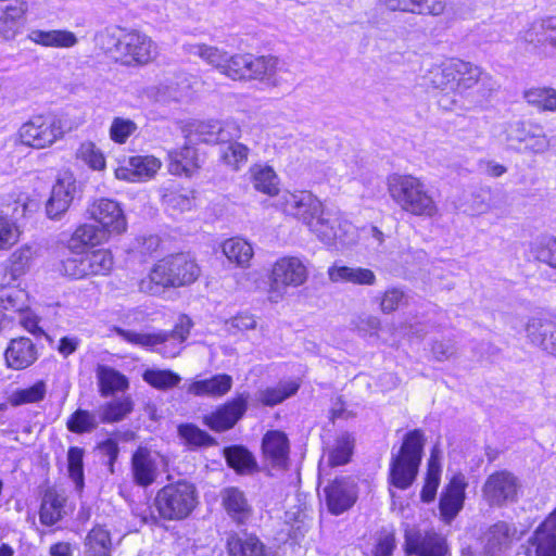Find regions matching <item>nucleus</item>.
<instances>
[{"label":"nucleus","instance_id":"nucleus-1","mask_svg":"<svg viewBox=\"0 0 556 556\" xmlns=\"http://www.w3.org/2000/svg\"><path fill=\"white\" fill-rule=\"evenodd\" d=\"M275 205L286 215L304 224L327 245H333L337 241L344 242L343 237L351 228L339 210L326 207L311 191H285L278 195Z\"/></svg>","mask_w":556,"mask_h":556},{"label":"nucleus","instance_id":"nucleus-2","mask_svg":"<svg viewBox=\"0 0 556 556\" xmlns=\"http://www.w3.org/2000/svg\"><path fill=\"white\" fill-rule=\"evenodd\" d=\"M200 276V267L189 254L178 253L156 262L147 277L139 282L143 293L156 295L168 288L193 283Z\"/></svg>","mask_w":556,"mask_h":556},{"label":"nucleus","instance_id":"nucleus-3","mask_svg":"<svg viewBox=\"0 0 556 556\" xmlns=\"http://www.w3.org/2000/svg\"><path fill=\"white\" fill-rule=\"evenodd\" d=\"M391 199L406 213L418 217H434L439 207L427 185L413 175L394 174L388 178Z\"/></svg>","mask_w":556,"mask_h":556},{"label":"nucleus","instance_id":"nucleus-4","mask_svg":"<svg viewBox=\"0 0 556 556\" xmlns=\"http://www.w3.org/2000/svg\"><path fill=\"white\" fill-rule=\"evenodd\" d=\"M425 437L421 430L409 431L399 452L392 454L390 462V484L400 489H408L415 481L421 463Z\"/></svg>","mask_w":556,"mask_h":556},{"label":"nucleus","instance_id":"nucleus-5","mask_svg":"<svg viewBox=\"0 0 556 556\" xmlns=\"http://www.w3.org/2000/svg\"><path fill=\"white\" fill-rule=\"evenodd\" d=\"M154 504L163 519L182 520L198 504L197 489L194 484L184 480L169 483L157 491Z\"/></svg>","mask_w":556,"mask_h":556},{"label":"nucleus","instance_id":"nucleus-6","mask_svg":"<svg viewBox=\"0 0 556 556\" xmlns=\"http://www.w3.org/2000/svg\"><path fill=\"white\" fill-rule=\"evenodd\" d=\"M110 39L113 48L108 47V50H113L122 62L126 65H144L153 61L157 54L156 43L146 34L137 30L123 33L118 37L109 30L102 35Z\"/></svg>","mask_w":556,"mask_h":556},{"label":"nucleus","instance_id":"nucleus-7","mask_svg":"<svg viewBox=\"0 0 556 556\" xmlns=\"http://www.w3.org/2000/svg\"><path fill=\"white\" fill-rule=\"evenodd\" d=\"M308 270L304 262L295 256H283L277 260L269 275V300L279 302L289 287L298 288L305 283Z\"/></svg>","mask_w":556,"mask_h":556},{"label":"nucleus","instance_id":"nucleus-8","mask_svg":"<svg viewBox=\"0 0 556 556\" xmlns=\"http://www.w3.org/2000/svg\"><path fill=\"white\" fill-rule=\"evenodd\" d=\"M64 122L53 114L33 116L18 129L21 142L35 148L45 149L63 138L65 134Z\"/></svg>","mask_w":556,"mask_h":556},{"label":"nucleus","instance_id":"nucleus-9","mask_svg":"<svg viewBox=\"0 0 556 556\" xmlns=\"http://www.w3.org/2000/svg\"><path fill=\"white\" fill-rule=\"evenodd\" d=\"M87 213L106 235L118 236L127 230V219L119 203L101 198L94 200L87 208Z\"/></svg>","mask_w":556,"mask_h":556},{"label":"nucleus","instance_id":"nucleus-10","mask_svg":"<svg viewBox=\"0 0 556 556\" xmlns=\"http://www.w3.org/2000/svg\"><path fill=\"white\" fill-rule=\"evenodd\" d=\"M518 489L517 477L507 470H501L486 478L482 486V496L490 506L500 507L507 502H514Z\"/></svg>","mask_w":556,"mask_h":556},{"label":"nucleus","instance_id":"nucleus-11","mask_svg":"<svg viewBox=\"0 0 556 556\" xmlns=\"http://www.w3.org/2000/svg\"><path fill=\"white\" fill-rule=\"evenodd\" d=\"M249 393L238 394L232 400L218 406L214 412L205 415L203 422L216 432L231 429L245 414L248 409Z\"/></svg>","mask_w":556,"mask_h":556},{"label":"nucleus","instance_id":"nucleus-12","mask_svg":"<svg viewBox=\"0 0 556 556\" xmlns=\"http://www.w3.org/2000/svg\"><path fill=\"white\" fill-rule=\"evenodd\" d=\"M324 500L332 515H341L349 510L357 500L355 482L349 477L332 480L324 488Z\"/></svg>","mask_w":556,"mask_h":556},{"label":"nucleus","instance_id":"nucleus-13","mask_svg":"<svg viewBox=\"0 0 556 556\" xmlns=\"http://www.w3.org/2000/svg\"><path fill=\"white\" fill-rule=\"evenodd\" d=\"M405 549L416 556H445V539L434 531L408 529L405 532Z\"/></svg>","mask_w":556,"mask_h":556},{"label":"nucleus","instance_id":"nucleus-14","mask_svg":"<svg viewBox=\"0 0 556 556\" xmlns=\"http://www.w3.org/2000/svg\"><path fill=\"white\" fill-rule=\"evenodd\" d=\"M525 554L527 556H556V508L528 540Z\"/></svg>","mask_w":556,"mask_h":556},{"label":"nucleus","instance_id":"nucleus-15","mask_svg":"<svg viewBox=\"0 0 556 556\" xmlns=\"http://www.w3.org/2000/svg\"><path fill=\"white\" fill-rule=\"evenodd\" d=\"M162 457L159 453L147 447H138L131 457V473L134 482L140 486H149L155 482L160 473Z\"/></svg>","mask_w":556,"mask_h":556},{"label":"nucleus","instance_id":"nucleus-16","mask_svg":"<svg viewBox=\"0 0 556 556\" xmlns=\"http://www.w3.org/2000/svg\"><path fill=\"white\" fill-rule=\"evenodd\" d=\"M244 80H262L270 85H278L277 74L281 71L279 60L271 55L255 56L244 53Z\"/></svg>","mask_w":556,"mask_h":556},{"label":"nucleus","instance_id":"nucleus-17","mask_svg":"<svg viewBox=\"0 0 556 556\" xmlns=\"http://www.w3.org/2000/svg\"><path fill=\"white\" fill-rule=\"evenodd\" d=\"M194 131L199 136V140L205 143L223 144L238 139L241 135V127L232 119L204 121L195 125Z\"/></svg>","mask_w":556,"mask_h":556},{"label":"nucleus","instance_id":"nucleus-18","mask_svg":"<svg viewBox=\"0 0 556 556\" xmlns=\"http://www.w3.org/2000/svg\"><path fill=\"white\" fill-rule=\"evenodd\" d=\"M523 38L538 54L553 53L556 50V16L546 17L533 25Z\"/></svg>","mask_w":556,"mask_h":556},{"label":"nucleus","instance_id":"nucleus-19","mask_svg":"<svg viewBox=\"0 0 556 556\" xmlns=\"http://www.w3.org/2000/svg\"><path fill=\"white\" fill-rule=\"evenodd\" d=\"M161 165V161L153 155H136L129 157L126 165L116 168L115 176L121 180L143 181L151 179Z\"/></svg>","mask_w":556,"mask_h":556},{"label":"nucleus","instance_id":"nucleus-20","mask_svg":"<svg viewBox=\"0 0 556 556\" xmlns=\"http://www.w3.org/2000/svg\"><path fill=\"white\" fill-rule=\"evenodd\" d=\"M467 481L463 475H455L440 498V513L445 522H451L462 510L465 502Z\"/></svg>","mask_w":556,"mask_h":556},{"label":"nucleus","instance_id":"nucleus-21","mask_svg":"<svg viewBox=\"0 0 556 556\" xmlns=\"http://www.w3.org/2000/svg\"><path fill=\"white\" fill-rule=\"evenodd\" d=\"M38 356L37 346L26 337L12 339L4 352L7 366L13 370L28 368L37 361Z\"/></svg>","mask_w":556,"mask_h":556},{"label":"nucleus","instance_id":"nucleus-22","mask_svg":"<svg viewBox=\"0 0 556 556\" xmlns=\"http://www.w3.org/2000/svg\"><path fill=\"white\" fill-rule=\"evenodd\" d=\"M75 191L76 185L72 177L58 179L46 205L48 217L56 219L64 214L74 199Z\"/></svg>","mask_w":556,"mask_h":556},{"label":"nucleus","instance_id":"nucleus-23","mask_svg":"<svg viewBox=\"0 0 556 556\" xmlns=\"http://www.w3.org/2000/svg\"><path fill=\"white\" fill-rule=\"evenodd\" d=\"M265 459L275 468H286L289 460V440L278 430L268 431L262 441Z\"/></svg>","mask_w":556,"mask_h":556},{"label":"nucleus","instance_id":"nucleus-24","mask_svg":"<svg viewBox=\"0 0 556 556\" xmlns=\"http://www.w3.org/2000/svg\"><path fill=\"white\" fill-rule=\"evenodd\" d=\"M526 332L532 344L556 356V323L532 318L527 323Z\"/></svg>","mask_w":556,"mask_h":556},{"label":"nucleus","instance_id":"nucleus-25","mask_svg":"<svg viewBox=\"0 0 556 556\" xmlns=\"http://www.w3.org/2000/svg\"><path fill=\"white\" fill-rule=\"evenodd\" d=\"M355 439L349 432H342L337 435L333 443L327 448V458L319 463V473L325 470V466H343L351 460L354 450Z\"/></svg>","mask_w":556,"mask_h":556},{"label":"nucleus","instance_id":"nucleus-26","mask_svg":"<svg viewBox=\"0 0 556 556\" xmlns=\"http://www.w3.org/2000/svg\"><path fill=\"white\" fill-rule=\"evenodd\" d=\"M222 503L228 516L238 525L245 523L252 516V507L238 488H226L222 492Z\"/></svg>","mask_w":556,"mask_h":556},{"label":"nucleus","instance_id":"nucleus-27","mask_svg":"<svg viewBox=\"0 0 556 556\" xmlns=\"http://www.w3.org/2000/svg\"><path fill=\"white\" fill-rule=\"evenodd\" d=\"M517 529L515 526L509 525L505 521H497L490 526L483 533L481 541L490 548L494 554L510 547L514 541L519 540Z\"/></svg>","mask_w":556,"mask_h":556},{"label":"nucleus","instance_id":"nucleus-28","mask_svg":"<svg viewBox=\"0 0 556 556\" xmlns=\"http://www.w3.org/2000/svg\"><path fill=\"white\" fill-rule=\"evenodd\" d=\"M194 191L175 184L162 188V202L173 214H181L194 206Z\"/></svg>","mask_w":556,"mask_h":556},{"label":"nucleus","instance_id":"nucleus-29","mask_svg":"<svg viewBox=\"0 0 556 556\" xmlns=\"http://www.w3.org/2000/svg\"><path fill=\"white\" fill-rule=\"evenodd\" d=\"M232 387V378L226 374L215 375L208 379L193 381L188 392L195 396L220 397L227 394Z\"/></svg>","mask_w":556,"mask_h":556},{"label":"nucleus","instance_id":"nucleus-30","mask_svg":"<svg viewBox=\"0 0 556 556\" xmlns=\"http://www.w3.org/2000/svg\"><path fill=\"white\" fill-rule=\"evenodd\" d=\"M392 11L414 14L441 15L446 8L445 0H381Z\"/></svg>","mask_w":556,"mask_h":556},{"label":"nucleus","instance_id":"nucleus-31","mask_svg":"<svg viewBox=\"0 0 556 556\" xmlns=\"http://www.w3.org/2000/svg\"><path fill=\"white\" fill-rule=\"evenodd\" d=\"M328 277L332 282H351L362 286H372L376 282V275L368 268L338 264L328 268Z\"/></svg>","mask_w":556,"mask_h":556},{"label":"nucleus","instance_id":"nucleus-32","mask_svg":"<svg viewBox=\"0 0 556 556\" xmlns=\"http://www.w3.org/2000/svg\"><path fill=\"white\" fill-rule=\"evenodd\" d=\"M26 3L22 0H0V34L10 38L15 34L17 22L26 13Z\"/></svg>","mask_w":556,"mask_h":556},{"label":"nucleus","instance_id":"nucleus-33","mask_svg":"<svg viewBox=\"0 0 556 556\" xmlns=\"http://www.w3.org/2000/svg\"><path fill=\"white\" fill-rule=\"evenodd\" d=\"M28 39L49 48H72L78 42L76 35L65 29H33L28 34Z\"/></svg>","mask_w":556,"mask_h":556},{"label":"nucleus","instance_id":"nucleus-34","mask_svg":"<svg viewBox=\"0 0 556 556\" xmlns=\"http://www.w3.org/2000/svg\"><path fill=\"white\" fill-rule=\"evenodd\" d=\"M65 496L55 490L46 491L39 513L40 522L45 526H53L60 521L65 514Z\"/></svg>","mask_w":556,"mask_h":556},{"label":"nucleus","instance_id":"nucleus-35","mask_svg":"<svg viewBox=\"0 0 556 556\" xmlns=\"http://www.w3.org/2000/svg\"><path fill=\"white\" fill-rule=\"evenodd\" d=\"M168 157V170L173 175L191 176L199 166L195 150L189 146H185L180 150L170 151Z\"/></svg>","mask_w":556,"mask_h":556},{"label":"nucleus","instance_id":"nucleus-36","mask_svg":"<svg viewBox=\"0 0 556 556\" xmlns=\"http://www.w3.org/2000/svg\"><path fill=\"white\" fill-rule=\"evenodd\" d=\"M253 187L265 194L275 195L278 193L279 178L275 170L264 164H256L250 168Z\"/></svg>","mask_w":556,"mask_h":556},{"label":"nucleus","instance_id":"nucleus-37","mask_svg":"<svg viewBox=\"0 0 556 556\" xmlns=\"http://www.w3.org/2000/svg\"><path fill=\"white\" fill-rule=\"evenodd\" d=\"M182 49L187 54L201 58L219 73H222L228 56V52L205 43H186L182 46Z\"/></svg>","mask_w":556,"mask_h":556},{"label":"nucleus","instance_id":"nucleus-38","mask_svg":"<svg viewBox=\"0 0 556 556\" xmlns=\"http://www.w3.org/2000/svg\"><path fill=\"white\" fill-rule=\"evenodd\" d=\"M222 248L225 256L240 267H248L254 254L252 245L239 237L226 240Z\"/></svg>","mask_w":556,"mask_h":556},{"label":"nucleus","instance_id":"nucleus-39","mask_svg":"<svg viewBox=\"0 0 556 556\" xmlns=\"http://www.w3.org/2000/svg\"><path fill=\"white\" fill-rule=\"evenodd\" d=\"M230 556H268L264 544L254 535H232L227 541Z\"/></svg>","mask_w":556,"mask_h":556},{"label":"nucleus","instance_id":"nucleus-40","mask_svg":"<svg viewBox=\"0 0 556 556\" xmlns=\"http://www.w3.org/2000/svg\"><path fill=\"white\" fill-rule=\"evenodd\" d=\"M458 59H452L430 71V83L434 88L456 91Z\"/></svg>","mask_w":556,"mask_h":556},{"label":"nucleus","instance_id":"nucleus-41","mask_svg":"<svg viewBox=\"0 0 556 556\" xmlns=\"http://www.w3.org/2000/svg\"><path fill=\"white\" fill-rule=\"evenodd\" d=\"M112 541L108 530L96 527L85 540V556H111Z\"/></svg>","mask_w":556,"mask_h":556},{"label":"nucleus","instance_id":"nucleus-42","mask_svg":"<svg viewBox=\"0 0 556 556\" xmlns=\"http://www.w3.org/2000/svg\"><path fill=\"white\" fill-rule=\"evenodd\" d=\"M296 381H281L276 387L266 388L257 392V400L266 406H275L292 396L299 390Z\"/></svg>","mask_w":556,"mask_h":556},{"label":"nucleus","instance_id":"nucleus-43","mask_svg":"<svg viewBox=\"0 0 556 556\" xmlns=\"http://www.w3.org/2000/svg\"><path fill=\"white\" fill-rule=\"evenodd\" d=\"M114 331L124 341L137 345L140 348H154L159 344L168 342V334L165 331H159L154 333L136 332L132 330H126L119 327H115Z\"/></svg>","mask_w":556,"mask_h":556},{"label":"nucleus","instance_id":"nucleus-44","mask_svg":"<svg viewBox=\"0 0 556 556\" xmlns=\"http://www.w3.org/2000/svg\"><path fill=\"white\" fill-rule=\"evenodd\" d=\"M97 377L101 394L104 396L116 391H123L128 387L127 378L119 371L108 366H99Z\"/></svg>","mask_w":556,"mask_h":556},{"label":"nucleus","instance_id":"nucleus-45","mask_svg":"<svg viewBox=\"0 0 556 556\" xmlns=\"http://www.w3.org/2000/svg\"><path fill=\"white\" fill-rule=\"evenodd\" d=\"M441 466L437 448H433L428 460V471L425 485L421 490V500L426 503L432 502L435 497L440 483Z\"/></svg>","mask_w":556,"mask_h":556},{"label":"nucleus","instance_id":"nucleus-46","mask_svg":"<svg viewBox=\"0 0 556 556\" xmlns=\"http://www.w3.org/2000/svg\"><path fill=\"white\" fill-rule=\"evenodd\" d=\"M458 66L456 78V91L463 93L476 85H479L483 70L470 62H465L458 59L456 62Z\"/></svg>","mask_w":556,"mask_h":556},{"label":"nucleus","instance_id":"nucleus-47","mask_svg":"<svg viewBox=\"0 0 556 556\" xmlns=\"http://www.w3.org/2000/svg\"><path fill=\"white\" fill-rule=\"evenodd\" d=\"M224 454L229 467L239 472H250L256 467L253 455L243 446L226 447Z\"/></svg>","mask_w":556,"mask_h":556},{"label":"nucleus","instance_id":"nucleus-48","mask_svg":"<svg viewBox=\"0 0 556 556\" xmlns=\"http://www.w3.org/2000/svg\"><path fill=\"white\" fill-rule=\"evenodd\" d=\"M4 207L5 210L2 211L1 215L7 216L16 224L21 218L27 217L36 212L39 205L37 201L21 193L12 203L5 204Z\"/></svg>","mask_w":556,"mask_h":556},{"label":"nucleus","instance_id":"nucleus-49","mask_svg":"<svg viewBox=\"0 0 556 556\" xmlns=\"http://www.w3.org/2000/svg\"><path fill=\"white\" fill-rule=\"evenodd\" d=\"M108 238L109 236L105 230H102L99 226L84 224L74 231L71 239V247H77L76 243L98 245L106 241Z\"/></svg>","mask_w":556,"mask_h":556},{"label":"nucleus","instance_id":"nucleus-50","mask_svg":"<svg viewBox=\"0 0 556 556\" xmlns=\"http://www.w3.org/2000/svg\"><path fill=\"white\" fill-rule=\"evenodd\" d=\"M138 128L135 121L123 116H115L109 128V137L114 143L125 144L138 131Z\"/></svg>","mask_w":556,"mask_h":556},{"label":"nucleus","instance_id":"nucleus-51","mask_svg":"<svg viewBox=\"0 0 556 556\" xmlns=\"http://www.w3.org/2000/svg\"><path fill=\"white\" fill-rule=\"evenodd\" d=\"M99 426L98 418L94 413L85 409H77L66 421V427L74 433L92 432Z\"/></svg>","mask_w":556,"mask_h":556},{"label":"nucleus","instance_id":"nucleus-52","mask_svg":"<svg viewBox=\"0 0 556 556\" xmlns=\"http://www.w3.org/2000/svg\"><path fill=\"white\" fill-rule=\"evenodd\" d=\"M132 410V402L129 397L114 400L103 405L100 409L102 422H116L123 420Z\"/></svg>","mask_w":556,"mask_h":556},{"label":"nucleus","instance_id":"nucleus-53","mask_svg":"<svg viewBox=\"0 0 556 556\" xmlns=\"http://www.w3.org/2000/svg\"><path fill=\"white\" fill-rule=\"evenodd\" d=\"M46 394L47 384L45 381L39 380L28 388L13 392L10 402L13 406L38 403L45 399Z\"/></svg>","mask_w":556,"mask_h":556},{"label":"nucleus","instance_id":"nucleus-54","mask_svg":"<svg viewBox=\"0 0 556 556\" xmlns=\"http://www.w3.org/2000/svg\"><path fill=\"white\" fill-rule=\"evenodd\" d=\"M220 150V157L228 166L239 169L247 163L249 156V148L240 142H226Z\"/></svg>","mask_w":556,"mask_h":556},{"label":"nucleus","instance_id":"nucleus-55","mask_svg":"<svg viewBox=\"0 0 556 556\" xmlns=\"http://www.w3.org/2000/svg\"><path fill=\"white\" fill-rule=\"evenodd\" d=\"M527 102L539 109L556 111V91L551 88H533L525 92Z\"/></svg>","mask_w":556,"mask_h":556},{"label":"nucleus","instance_id":"nucleus-56","mask_svg":"<svg viewBox=\"0 0 556 556\" xmlns=\"http://www.w3.org/2000/svg\"><path fill=\"white\" fill-rule=\"evenodd\" d=\"M76 156L93 170H101L105 167L103 153L91 141L83 142L77 149Z\"/></svg>","mask_w":556,"mask_h":556},{"label":"nucleus","instance_id":"nucleus-57","mask_svg":"<svg viewBox=\"0 0 556 556\" xmlns=\"http://www.w3.org/2000/svg\"><path fill=\"white\" fill-rule=\"evenodd\" d=\"M178 433L190 446H210L215 443V440L207 432L192 424L180 425L178 427Z\"/></svg>","mask_w":556,"mask_h":556},{"label":"nucleus","instance_id":"nucleus-58","mask_svg":"<svg viewBox=\"0 0 556 556\" xmlns=\"http://www.w3.org/2000/svg\"><path fill=\"white\" fill-rule=\"evenodd\" d=\"M147 383L155 389L166 390L177 386L180 377L170 370L148 369L143 374Z\"/></svg>","mask_w":556,"mask_h":556},{"label":"nucleus","instance_id":"nucleus-59","mask_svg":"<svg viewBox=\"0 0 556 556\" xmlns=\"http://www.w3.org/2000/svg\"><path fill=\"white\" fill-rule=\"evenodd\" d=\"M84 450L77 446L70 447L67 452L68 473L77 488L84 485Z\"/></svg>","mask_w":556,"mask_h":556},{"label":"nucleus","instance_id":"nucleus-60","mask_svg":"<svg viewBox=\"0 0 556 556\" xmlns=\"http://www.w3.org/2000/svg\"><path fill=\"white\" fill-rule=\"evenodd\" d=\"M148 96L153 98L155 101H179L187 97L188 93L184 89L174 87L172 84L161 83L157 86H152L148 89Z\"/></svg>","mask_w":556,"mask_h":556},{"label":"nucleus","instance_id":"nucleus-61","mask_svg":"<svg viewBox=\"0 0 556 556\" xmlns=\"http://www.w3.org/2000/svg\"><path fill=\"white\" fill-rule=\"evenodd\" d=\"M92 276L108 275L113 268V256L109 250L89 252Z\"/></svg>","mask_w":556,"mask_h":556},{"label":"nucleus","instance_id":"nucleus-62","mask_svg":"<svg viewBox=\"0 0 556 556\" xmlns=\"http://www.w3.org/2000/svg\"><path fill=\"white\" fill-rule=\"evenodd\" d=\"M20 238V230L14 222L0 214V250L13 247Z\"/></svg>","mask_w":556,"mask_h":556},{"label":"nucleus","instance_id":"nucleus-63","mask_svg":"<svg viewBox=\"0 0 556 556\" xmlns=\"http://www.w3.org/2000/svg\"><path fill=\"white\" fill-rule=\"evenodd\" d=\"M535 258L556 268V238L540 241L534 248Z\"/></svg>","mask_w":556,"mask_h":556},{"label":"nucleus","instance_id":"nucleus-64","mask_svg":"<svg viewBox=\"0 0 556 556\" xmlns=\"http://www.w3.org/2000/svg\"><path fill=\"white\" fill-rule=\"evenodd\" d=\"M31 255V250L28 247H23L12 253L9 262L10 271L13 277H18L25 273L29 266Z\"/></svg>","mask_w":556,"mask_h":556}]
</instances>
